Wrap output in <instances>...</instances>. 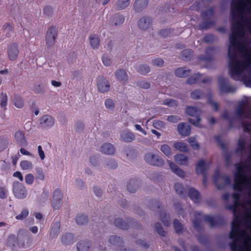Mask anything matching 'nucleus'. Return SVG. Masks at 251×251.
<instances>
[{"instance_id": "f257e3e1", "label": "nucleus", "mask_w": 251, "mask_h": 251, "mask_svg": "<svg viewBox=\"0 0 251 251\" xmlns=\"http://www.w3.org/2000/svg\"><path fill=\"white\" fill-rule=\"evenodd\" d=\"M222 117L231 125L236 120L251 119V98H246L239 102L233 118L227 111L223 112ZM242 124L244 130L251 134V124L243 121ZM236 153L242 157L248 156V159L246 162L235 165L233 189L236 192L232 195L233 204L228 207L234 217L232 226H251V144L240 139Z\"/></svg>"}, {"instance_id": "f03ea898", "label": "nucleus", "mask_w": 251, "mask_h": 251, "mask_svg": "<svg viewBox=\"0 0 251 251\" xmlns=\"http://www.w3.org/2000/svg\"><path fill=\"white\" fill-rule=\"evenodd\" d=\"M228 49L230 73H251V0H233Z\"/></svg>"}, {"instance_id": "7ed1b4c3", "label": "nucleus", "mask_w": 251, "mask_h": 251, "mask_svg": "<svg viewBox=\"0 0 251 251\" xmlns=\"http://www.w3.org/2000/svg\"><path fill=\"white\" fill-rule=\"evenodd\" d=\"M57 35V28L53 25L50 26L45 36L46 45L48 48L52 47L54 45Z\"/></svg>"}, {"instance_id": "20e7f679", "label": "nucleus", "mask_w": 251, "mask_h": 251, "mask_svg": "<svg viewBox=\"0 0 251 251\" xmlns=\"http://www.w3.org/2000/svg\"><path fill=\"white\" fill-rule=\"evenodd\" d=\"M186 113L193 117H195L196 118V120H195L192 118H190L189 119V122L192 124L195 125L198 127H201V125L200 123L201 121V118L200 116L201 113V110L196 108L193 106H188L187 107L186 110Z\"/></svg>"}, {"instance_id": "39448f33", "label": "nucleus", "mask_w": 251, "mask_h": 251, "mask_svg": "<svg viewBox=\"0 0 251 251\" xmlns=\"http://www.w3.org/2000/svg\"><path fill=\"white\" fill-rule=\"evenodd\" d=\"M218 81L219 89L221 93H233L236 90V88L230 85L227 79L222 76L219 77Z\"/></svg>"}, {"instance_id": "423d86ee", "label": "nucleus", "mask_w": 251, "mask_h": 251, "mask_svg": "<svg viewBox=\"0 0 251 251\" xmlns=\"http://www.w3.org/2000/svg\"><path fill=\"white\" fill-rule=\"evenodd\" d=\"M19 45L16 43H12L7 47L6 53L8 58L12 61H15L19 54Z\"/></svg>"}, {"instance_id": "0eeeda50", "label": "nucleus", "mask_w": 251, "mask_h": 251, "mask_svg": "<svg viewBox=\"0 0 251 251\" xmlns=\"http://www.w3.org/2000/svg\"><path fill=\"white\" fill-rule=\"evenodd\" d=\"M63 195L59 189H56L53 192L51 206L54 209H59L63 203Z\"/></svg>"}, {"instance_id": "6e6552de", "label": "nucleus", "mask_w": 251, "mask_h": 251, "mask_svg": "<svg viewBox=\"0 0 251 251\" xmlns=\"http://www.w3.org/2000/svg\"><path fill=\"white\" fill-rule=\"evenodd\" d=\"M145 161L149 164L157 166H162L164 162L158 155L152 152H148L145 156Z\"/></svg>"}, {"instance_id": "1a4fd4ad", "label": "nucleus", "mask_w": 251, "mask_h": 251, "mask_svg": "<svg viewBox=\"0 0 251 251\" xmlns=\"http://www.w3.org/2000/svg\"><path fill=\"white\" fill-rule=\"evenodd\" d=\"M13 191L15 196L19 199L25 198L27 195V191L25 187L19 182L13 183Z\"/></svg>"}, {"instance_id": "9d476101", "label": "nucleus", "mask_w": 251, "mask_h": 251, "mask_svg": "<svg viewBox=\"0 0 251 251\" xmlns=\"http://www.w3.org/2000/svg\"><path fill=\"white\" fill-rule=\"evenodd\" d=\"M213 180L216 185L218 189L222 188V186L220 184L226 185L230 183L229 178L225 175L220 174L219 171H216L213 176Z\"/></svg>"}, {"instance_id": "9b49d317", "label": "nucleus", "mask_w": 251, "mask_h": 251, "mask_svg": "<svg viewBox=\"0 0 251 251\" xmlns=\"http://www.w3.org/2000/svg\"><path fill=\"white\" fill-rule=\"evenodd\" d=\"M152 24V20L150 17L144 16L139 20L137 25L140 29L146 31L151 27Z\"/></svg>"}, {"instance_id": "f8f14e48", "label": "nucleus", "mask_w": 251, "mask_h": 251, "mask_svg": "<svg viewBox=\"0 0 251 251\" xmlns=\"http://www.w3.org/2000/svg\"><path fill=\"white\" fill-rule=\"evenodd\" d=\"M97 85L98 91L101 93L107 92L110 88L109 82L103 76L98 78Z\"/></svg>"}, {"instance_id": "ddd939ff", "label": "nucleus", "mask_w": 251, "mask_h": 251, "mask_svg": "<svg viewBox=\"0 0 251 251\" xmlns=\"http://www.w3.org/2000/svg\"><path fill=\"white\" fill-rule=\"evenodd\" d=\"M54 124V120L50 115H44L40 119V125L42 127L49 128L53 126Z\"/></svg>"}, {"instance_id": "4468645a", "label": "nucleus", "mask_w": 251, "mask_h": 251, "mask_svg": "<svg viewBox=\"0 0 251 251\" xmlns=\"http://www.w3.org/2000/svg\"><path fill=\"white\" fill-rule=\"evenodd\" d=\"M210 162H205L203 160H200L196 165V172L198 174H203V182L206 181V176L205 175V171L210 166Z\"/></svg>"}, {"instance_id": "2eb2a0df", "label": "nucleus", "mask_w": 251, "mask_h": 251, "mask_svg": "<svg viewBox=\"0 0 251 251\" xmlns=\"http://www.w3.org/2000/svg\"><path fill=\"white\" fill-rule=\"evenodd\" d=\"M14 139L16 143L21 146H26L27 145L25 133L22 131H17L14 134Z\"/></svg>"}, {"instance_id": "dca6fc26", "label": "nucleus", "mask_w": 251, "mask_h": 251, "mask_svg": "<svg viewBox=\"0 0 251 251\" xmlns=\"http://www.w3.org/2000/svg\"><path fill=\"white\" fill-rule=\"evenodd\" d=\"M115 75L116 78L123 83L127 82L128 80V75L126 71L123 69H120L116 70L115 72Z\"/></svg>"}, {"instance_id": "f3484780", "label": "nucleus", "mask_w": 251, "mask_h": 251, "mask_svg": "<svg viewBox=\"0 0 251 251\" xmlns=\"http://www.w3.org/2000/svg\"><path fill=\"white\" fill-rule=\"evenodd\" d=\"M177 131L181 136H187L190 134L191 127L184 123H181L177 126Z\"/></svg>"}, {"instance_id": "a211bd4d", "label": "nucleus", "mask_w": 251, "mask_h": 251, "mask_svg": "<svg viewBox=\"0 0 251 251\" xmlns=\"http://www.w3.org/2000/svg\"><path fill=\"white\" fill-rule=\"evenodd\" d=\"M148 2V0H135L133 4V10L136 12H140L147 6Z\"/></svg>"}, {"instance_id": "6ab92c4d", "label": "nucleus", "mask_w": 251, "mask_h": 251, "mask_svg": "<svg viewBox=\"0 0 251 251\" xmlns=\"http://www.w3.org/2000/svg\"><path fill=\"white\" fill-rule=\"evenodd\" d=\"M135 135L130 131L128 130L123 131L120 135V139L122 141L129 143L135 140Z\"/></svg>"}, {"instance_id": "aec40b11", "label": "nucleus", "mask_w": 251, "mask_h": 251, "mask_svg": "<svg viewBox=\"0 0 251 251\" xmlns=\"http://www.w3.org/2000/svg\"><path fill=\"white\" fill-rule=\"evenodd\" d=\"M124 21V16L120 14H115L110 18V23L112 25L119 26L123 24Z\"/></svg>"}, {"instance_id": "412c9836", "label": "nucleus", "mask_w": 251, "mask_h": 251, "mask_svg": "<svg viewBox=\"0 0 251 251\" xmlns=\"http://www.w3.org/2000/svg\"><path fill=\"white\" fill-rule=\"evenodd\" d=\"M192 72L191 69L186 67H180L175 71V75L178 77H186Z\"/></svg>"}, {"instance_id": "4be33fe9", "label": "nucleus", "mask_w": 251, "mask_h": 251, "mask_svg": "<svg viewBox=\"0 0 251 251\" xmlns=\"http://www.w3.org/2000/svg\"><path fill=\"white\" fill-rule=\"evenodd\" d=\"M140 186V180L136 179H131L127 185V188L130 193H134Z\"/></svg>"}, {"instance_id": "5701e85b", "label": "nucleus", "mask_w": 251, "mask_h": 251, "mask_svg": "<svg viewBox=\"0 0 251 251\" xmlns=\"http://www.w3.org/2000/svg\"><path fill=\"white\" fill-rule=\"evenodd\" d=\"M89 40L91 47L93 49H97L99 48L100 39L98 35L95 34L90 35L89 37Z\"/></svg>"}, {"instance_id": "b1692460", "label": "nucleus", "mask_w": 251, "mask_h": 251, "mask_svg": "<svg viewBox=\"0 0 251 251\" xmlns=\"http://www.w3.org/2000/svg\"><path fill=\"white\" fill-rule=\"evenodd\" d=\"M115 149L114 146L110 143L103 144L100 148V151L106 154H113Z\"/></svg>"}, {"instance_id": "393cba45", "label": "nucleus", "mask_w": 251, "mask_h": 251, "mask_svg": "<svg viewBox=\"0 0 251 251\" xmlns=\"http://www.w3.org/2000/svg\"><path fill=\"white\" fill-rule=\"evenodd\" d=\"M92 246L91 243L88 241L81 240L77 244V251H89Z\"/></svg>"}, {"instance_id": "a878e982", "label": "nucleus", "mask_w": 251, "mask_h": 251, "mask_svg": "<svg viewBox=\"0 0 251 251\" xmlns=\"http://www.w3.org/2000/svg\"><path fill=\"white\" fill-rule=\"evenodd\" d=\"M175 161L180 165L187 166L188 165V158L183 154H177L174 156Z\"/></svg>"}, {"instance_id": "bb28decb", "label": "nucleus", "mask_w": 251, "mask_h": 251, "mask_svg": "<svg viewBox=\"0 0 251 251\" xmlns=\"http://www.w3.org/2000/svg\"><path fill=\"white\" fill-rule=\"evenodd\" d=\"M169 166L172 171L178 176L182 178L185 177V173L184 171L178 167L175 163L170 162H169Z\"/></svg>"}, {"instance_id": "cd10ccee", "label": "nucleus", "mask_w": 251, "mask_h": 251, "mask_svg": "<svg viewBox=\"0 0 251 251\" xmlns=\"http://www.w3.org/2000/svg\"><path fill=\"white\" fill-rule=\"evenodd\" d=\"M188 195L194 202L198 203L201 201V197L198 191L193 188L189 189Z\"/></svg>"}, {"instance_id": "c85d7f7f", "label": "nucleus", "mask_w": 251, "mask_h": 251, "mask_svg": "<svg viewBox=\"0 0 251 251\" xmlns=\"http://www.w3.org/2000/svg\"><path fill=\"white\" fill-rule=\"evenodd\" d=\"M13 102L15 106L17 108H22L24 106L25 102L23 99L18 94L14 95Z\"/></svg>"}, {"instance_id": "c756f323", "label": "nucleus", "mask_w": 251, "mask_h": 251, "mask_svg": "<svg viewBox=\"0 0 251 251\" xmlns=\"http://www.w3.org/2000/svg\"><path fill=\"white\" fill-rule=\"evenodd\" d=\"M137 71L142 75H146L151 71V68L147 64H140L137 68Z\"/></svg>"}, {"instance_id": "7c9ffc66", "label": "nucleus", "mask_w": 251, "mask_h": 251, "mask_svg": "<svg viewBox=\"0 0 251 251\" xmlns=\"http://www.w3.org/2000/svg\"><path fill=\"white\" fill-rule=\"evenodd\" d=\"M61 241L65 245H70L75 241V238L72 234L66 233L62 236Z\"/></svg>"}, {"instance_id": "2f4dec72", "label": "nucleus", "mask_w": 251, "mask_h": 251, "mask_svg": "<svg viewBox=\"0 0 251 251\" xmlns=\"http://www.w3.org/2000/svg\"><path fill=\"white\" fill-rule=\"evenodd\" d=\"M60 224L58 222H56L53 224L50 233V237L52 238L56 237L60 233Z\"/></svg>"}, {"instance_id": "473e14b6", "label": "nucleus", "mask_w": 251, "mask_h": 251, "mask_svg": "<svg viewBox=\"0 0 251 251\" xmlns=\"http://www.w3.org/2000/svg\"><path fill=\"white\" fill-rule=\"evenodd\" d=\"M173 147L176 150L182 152H187L188 151L187 145L182 142H176L174 143Z\"/></svg>"}, {"instance_id": "72a5a7b5", "label": "nucleus", "mask_w": 251, "mask_h": 251, "mask_svg": "<svg viewBox=\"0 0 251 251\" xmlns=\"http://www.w3.org/2000/svg\"><path fill=\"white\" fill-rule=\"evenodd\" d=\"M130 3V0H118L116 3L118 10H123L128 7Z\"/></svg>"}, {"instance_id": "f704fd0d", "label": "nucleus", "mask_w": 251, "mask_h": 251, "mask_svg": "<svg viewBox=\"0 0 251 251\" xmlns=\"http://www.w3.org/2000/svg\"><path fill=\"white\" fill-rule=\"evenodd\" d=\"M109 243L113 245L121 246L123 243V240L119 236L112 235L109 238Z\"/></svg>"}, {"instance_id": "c9c22d12", "label": "nucleus", "mask_w": 251, "mask_h": 251, "mask_svg": "<svg viewBox=\"0 0 251 251\" xmlns=\"http://www.w3.org/2000/svg\"><path fill=\"white\" fill-rule=\"evenodd\" d=\"M190 97L194 100L201 99L204 97V94L201 90L196 89L191 93Z\"/></svg>"}, {"instance_id": "e433bc0d", "label": "nucleus", "mask_w": 251, "mask_h": 251, "mask_svg": "<svg viewBox=\"0 0 251 251\" xmlns=\"http://www.w3.org/2000/svg\"><path fill=\"white\" fill-rule=\"evenodd\" d=\"M75 221L77 225L82 226L87 223L88 218L85 215L78 214L76 216Z\"/></svg>"}, {"instance_id": "4c0bfd02", "label": "nucleus", "mask_w": 251, "mask_h": 251, "mask_svg": "<svg viewBox=\"0 0 251 251\" xmlns=\"http://www.w3.org/2000/svg\"><path fill=\"white\" fill-rule=\"evenodd\" d=\"M193 52L191 50H185L181 52V58L184 61H188L192 57Z\"/></svg>"}, {"instance_id": "58836bf2", "label": "nucleus", "mask_w": 251, "mask_h": 251, "mask_svg": "<svg viewBox=\"0 0 251 251\" xmlns=\"http://www.w3.org/2000/svg\"><path fill=\"white\" fill-rule=\"evenodd\" d=\"M201 75L200 73L194 74L187 79V83L189 84H193L197 83L201 77Z\"/></svg>"}, {"instance_id": "ea45409f", "label": "nucleus", "mask_w": 251, "mask_h": 251, "mask_svg": "<svg viewBox=\"0 0 251 251\" xmlns=\"http://www.w3.org/2000/svg\"><path fill=\"white\" fill-rule=\"evenodd\" d=\"M174 226L176 232L180 234L183 233V227L181 224L177 219H175L174 221Z\"/></svg>"}, {"instance_id": "a19ab883", "label": "nucleus", "mask_w": 251, "mask_h": 251, "mask_svg": "<svg viewBox=\"0 0 251 251\" xmlns=\"http://www.w3.org/2000/svg\"><path fill=\"white\" fill-rule=\"evenodd\" d=\"M160 150L167 156H170L172 155V150L169 145L164 144L160 146Z\"/></svg>"}, {"instance_id": "79ce46f5", "label": "nucleus", "mask_w": 251, "mask_h": 251, "mask_svg": "<svg viewBox=\"0 0 251 251\" xmlns=\"http://www.w3.org/2000/svg\"><path fill=\"white\" fill-rule=\"evenodd\" d=\"M105 107L110 111H113L115 109V104L114 101L111 99H107L104 101Z\"/></svg>"}, {"instance_id": "37998d69", "label": "nucleus", "mask_w": 251, "mask_h": 251, "mask_svg": "<svg viewBox=\"0 0 251 251\" xmlns=\"http://www.w3.org/2000/svg\"><path fill=\"white\" fill-rule=\"evenodd\" d=\"M137 85L140 88L143 89H148L151 86V83L146 80H141L137 82Z\"/></svg>"}, {"instance_id": "c03bdc74", "label": "nucleus", "mask_w": 251, "mask_h": 251, "mask_svg": "<svg viewBox=\"0 0 251 251\" xmlns=\"http://www.w3.org/2000/svg\"><path fill=\"white\" fill-rule=\"evenodd\" d=\"M32 90L36 94L43 93L44 87L43 85L38 83H35L33 84Z\"/></svg>"}, {"instance_id": "a18cd8bd", "label": "nucleus", "mask_w": 251, "mask_h": 251, "mask_svg": "<svg viewBox=\"0 0 251 251\" xmlns=\"http://www.w3.org/2000/svg\"><path fill=\"white\" fill-rule=\"evenodd\" d=\"M115 225L122 229H126L128 226L126 223L121 219H117L114 222Z\"/></svg>"}, {"instance_id": "49530a36", "label": "nucleus", "mask_w": 251, "mask_h": 251, "mask_svg": "<svg viewBox=\"0 0 251 251\" xmlns=\"http://www.w3.org/2000/svg\"><path fill=\"white\" fill-rule=\"evenodd\" d=\"M160 217L161 219L165 226H170L171 224V221L169 215H167L164 212H162L160 215Z\"/></svg>"}, {"instance_id": "de8ad7c7", "label": "nucleus", "mask_w": 251, "mask_h": 251, "mask_svg": "<svg viewBox=\"0 0 251 251\" xmlns=\"http://www.w3.org/2000/svg\"><path fill=\"white\" fill-rule=\"evenodd\" d=\"M151 64L157 67H162L164 65V61L161 58H154L151 60Z\"/></svg>"}, {"instance_id": "09e8293b", "label": "nucleus", "mask_w": 251, "mask_h": 251, "mask_svg": "<svg viewBox=\"0 0 251 251\" xmlns=\"http://www.w3.org/2000/svg\"><path fill=\"white\" fill-rule=\"evenodd\" d=\"M20 166L23 170H30L33 168L32 163L30 161L27 160L21 161Z\"/></svg>"}, {"instance_id": "8fccbe9b", "label": "nucleus", "mask_w": 251, "mask_h": 251, "mask_svg": "<svg viewBox=\"0 0 251 251\" xmlns=\"http://www.w3.org/2000/svg\"><path fill=\"white\" fill-rule=\"evenodd\" d=\"M187 141L194 150L199 149V145L194 137H190L188 138Z\"/></svg>"}, {"instance_id": "3c124183", "label": "nucleus", "mask_w": 251, "mask_h": 251, "mask_svg": "<svg viewBox=\"0 0 251 251\" xmlns=\"http://www.w3.org/2000/svg\"><path fill=\"white\" fill-rule=\"evenodd\" d=\"M8 144V140L1 136H0V152L3 151L7 147Z\"/></svg>"}, {"instance_id": "603ef678", "label": "nucleus", "mask_w": 251, "mask_h": 251, "mask_svg": "<svg viewBox=\"0 0 251 251\" xmlns=\"http://www.w3.org/2000/svg\"><path fill=\"white\" fill-rule=\"evenodd\" d=\"M152 126L156 129H161L165 127V124L160 120H155L152 122Z\"/></svg>"}, {"instance_id": "864d4df0", "label": "nucleus", "mask_w": 251, "mask_h": 251, "mask_svg": "<svg viewBox=\"0 0 251 251\" xmlns=\"http://www.w3.org/2000/svg\"><path fill=\"white\" fill-rule=\"evenodd\" d=\"M36 179L43 181L45 179V175L43 170L41 168H37L36 169Z\"/></svg>"}, {"instance_id": "5fc2aeb1", "label": "nucleus", "mask_w": 251, "mask_h": 251, "mask_svg": "<svg viewBox=\"0 0 251 251\" xmlns=\"http://www.w3.org/2000/svg\"><path fill=\"white\" fill-rule=\"evenodd\" d=\"M2 29L4 31L9 32L13 31L14 26L12 24L7 22L3 25Z\"/></svg>"}, {"instance_id": "6e6d98bb", "label": "nucleus", "mask_w": 251, "mask_h": 251, "mask_svg": "<svg viewBox=\"0 0 251 251\" xmlns=\"http://www.w3.org/2000/svg\"><path fill=\"white\" fill-rule=\"evenodd\" d=\"M101 60H102L103 64L105 66H107V67L110 66L112 64V61L111 58L107 55H103L101 57Z\"/></svg>"}, {"instance_id": "4d7b16f0", "label": "nucleus", "mask_w": 251, "mask_h": 251, "mask_svg": "<svg viewBox=\"0 0 251 251\" xmlns=\"http://www.w3.org/2000/svg\"><path fill=\"white\" fill-rule=\"evenodd\" d=\"M7 102V96L6 94L2 93L0 96V105L1 107L6 106Z\"/></svg>"}, {"instance_id": "13d9d810", "label": "nucleus", "mask_w": 251, "mask_h": 251, "mask_svg": "<svg viewBox=\"0 0 251 251\" xmlns=\"http://www.w3.org/2000/svg\"><path fill=\"white\" fill-rule=\"evenodd\" d=\"M204 219L209 224L211 227H214L217 223L216 220L210 216H205Z\"/></svg>"}, {"instance_id": "bf43d9fd", "label": "nucleus", "mask_w": 251, "mask_h": 251, "mask_svg": "<svg viewBox=\"0 0 251 251\" xmlns=\"http://www.w3.org/2000/svg\"><path fill=\"white\" fill-rule=\"evenodd\" d=\"M233 251H251V247H230Z\"/></svg>"}, {"instance_id": "052dcab7", "label": "nucleus", "mask_w": 251, "mask_h": 251, "mask_svg": "<svg viewBox=\"0 0 251 251\" xmlns=\"http://www.w3.org/2000/svg\"><path fill=\"white\" fill-rule=\"evenodd\" d=\"M163 104L171 107L176 106L177 105V102L173 99H167L163 101Z\"/></svg>"}, {"instance_id": "680f3d73", "label": "nucleus", "mask_w": 251, "mask_h": 251, "mask_svg": "<svg viewBox=\"0 0 251 251\" xmlns=\"http://www.w3.org/2000/svg\"><path fill=\"white\" fill-rule=\"evenodd\" d=\"M84 127V124L81 121H77L75 123V129L77 132L82 131Z\"/></svg>"}, {"instance_id": "e2e57ef3", "label": "nucleus", "mask_w": 251, "mask_h": 251, "mask_svg": "<svg viewBox=\"0 0 251 251\" xmlns=\"http://www.w3.org/2000/svg\"><path fill=\"white\" fill-rule=\"evenodd\" d=\"M155 229L158 234L162 236H164L165 235V232L163 230L161 225L159 223H156L154 225Z\"/></svg>"}, {"instance_id": "0e129e2a", "label": "nucleus", "mask_w": 251, "mask_h": 251, "mask_svg": "<svg viewBox=\"0 0 251 251\" xmlns=\"http://www.w3.org/2000/svg\"><path fill=\"white\" fill-rule=\"evenodd\" d=\"M175 189L176 192L179 195L183 194L184 191L183 186L180 183H176L175 185Z\"/></svg>"}, {"instance_id": "69168bd1", "label": "nucleus", "mask_w": 251, "mask_h": 251, "mask_svg": "<svg viewBox=\"0 0 251 251\" xmlns=\"http://www.w3.org/2000/svg\"><path fill=\"white\" fill-rule=\"evenodd\" d=\"M106 165L110 169H115L117 164L116 161L113 159H108L106 161Z\"/></svg>"}, {"instance_id": "338daca9", "label": "nucleus", "mask_w": 251, "mask_h": 251, "mask_svg": "<svg viewBox=\"0 0 251 251\" xmlns=\"http://www.w3.org/2000/svg\"><path fill=\"white\" fill-rule=\"evenodd\" d=\"M213 9L212 8H210L207 9V10H206L205 11H204V12L202 13L201 15H202V17L204 19H206L212 16L213 15Z\"/></svg>"}, {"instance_id": "774afa93", "label": "nucleus", "mask_w": 251, "mask_h": 251, "mask_svg": "<svg viewBox=\"0 0 251 251\" xmlns=\"http://www.w3.org/2000/svg\"><path fill=\"white\" fill-rule=\"evenodd\" d=\"M89 162L94 167H96L99 164V158L95 156H91L89 159Z\"/></svg>"}]
</instances>
